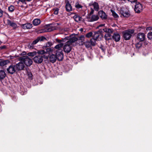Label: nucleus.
<instances>
[{"label": "nucleus", "instance_id": "37998d69", "mask_svg": "<svg viewBox=\"0 0 152 152\" xmlns=\"http://www.w3.org/2000/svg\"><path fill=\"white\" fill-rule=\"evenodd\" d=\"M100 48L103 51L104 50V47L102 45H101L100 47Z\"/></svg>", "mask_w": 152, "mask_h": 152}, {"label": "nucleus", "instance_id": "ddd939ff", "mask_svg": "<svg viewBox=\"0 0 152 152\" xmlns=\"http://www.w3.org/2000/svg\"><path fill=\"white\" fill-rule=\"evenodd\" d=\"M56 58L59 61H62L63 58V55L62 51H58L56 53Z\"/></svg>", "mask_w": 152, "mask_h": 152}, {"label": "nucleus", "instance_id": "ea45409f", "mask_svg": "<svg viewBox=\"0 0 152 152\" xmlns=\"http://www.w3.org/2000/svg\"><path fill=\"white\" fill-rule=\"evenodd\" d=\"M58 9L57 8L55 9L54 11V14L55 15H57L58 14Z\"/></svg>", "mask_w": 152, "mask_h": 152}, {"label": "nucleus", "instance_id": "a211bd4d", "mask_svg": "<svg viewBox=\"0 0 152 152\" xmlns=\"http://www.w3.org/2000/svg\"><path fill=\"white\" fill-rule=\"evenodd\" d=\"M21 27L24 29H29L32 27L31 24L29 23H27L22 25Z\"/></svg>", "mask_w": 152, "mask_h": 152}, {"label": "nucleus", "instance_id": "473e14b6", "mask_svg": "<svg viewBox=\"0 0 152 152\" xmlns=\"http://www.w3.org/2000/svg\"><path fill=\"white\" fill-rule=\"evenodd\" d=\"M43 50L45 52V53L43 54H44L46 53H49L50 52H52V51L53 50L50 48H48L46 49V51H45L44 50Z\"/></svg>", "mask_w": 152, "mask_h": 152}, {"label": "nucleus", "instance_id": "6e6552de", "mask_svg": "<svg viewBox=\"0 0 152 152\" xmlns=\"http://www.w3.org/2000/svg\"><path fill=\"white\" fill-rule=\"evenodd\" d=\"M16 70L18 71L23 70L25 67V65L23 62L20 61L18 63L15 65Z\"/></svg>", "mask_w": 152, "mask_h": 152}, {"label": "nucleus", "instance_id": "a878e982", "mask_svg": "<svg viewBox=\"0 0 152 152\" xmlns=\"http://www.w3.org/2000/svg\"><path fill=\"white\" fill-rule=\"evenodd\" d=\"M9 62L8 60H4L0 61V66H4L7 64Z\"/></svg>", "mask_w": 152, "mask_h": 152}, {"label": "nucleus", "instance_id": "49530a36", "mask_svg": "<svg viewBox=\"0 0 152 152\" xmlns=\"http://www.w3.org/2000/svg\"><path fill=\"white\" fill-rule=\"evenodd\" d=\"M19 0L20 1L22 2H24L26 1V0Z\"/></svg>", "mask_w": 152, "mask_h": 152}, {"label": "nucleus", "instance_id": "3c124183", "mask_svg": "<svg viewBox=\"0 0 152 152\" xmlns=\"http://www.w3.org/2000/svg\"><path fill=\"white\" fill-rule=\"evenodd\" d=\"M4 46H3V47H2V48H4Z\"/></svg>", "mask_w": 152, "mask_h": 152}, {"label": "nucleus", "instance_id": "20e7f679", "mask_svg": "<svg viewBox=\"0 0 152 152\" xmlns=\"http://www.w3.org/2000/svg\"><path fill=\"white\" fill-rule=\"evenodd\" d=\"M45 53V52L43 50H38L37 52L33 51L29 52L27 53V55L28 56L33 57L37 55V54L38 55H43Z\"/></svg>", "mask_w": 152, "mask_h": 152}, {"label": "nucleus", "instance_id": "39448f33", "mask_svg": "<svg viewBox=\"0 0 152 152\" xmlns=\"http://www.w3.org/2000/svg\"><path fill=\"white\" fill-rule=\"evenodd\" d=\"M142 5L139 2H136L134 7V10L136 12L140 13L142 10Z\"/></svg>", "mask_w": 152, "mask_h": 152}, {"label": "nucleus", "instance_id": "f03ea898", "mask_svg": "<svg viewBox=\"0 0 152 152\" xmlns=\"http://www.w3.org/2000/svg\"><path fill=\"white\" fill-rule=\"evenodd\" d=\"M19 60L23 62L24 64L27 66H30L33 63L32 60L27 56L19 58Z\"/></svg>", "mask_w": 152, "mask_h": 152}, {"label": "nucleus", "instance_id": "09e8293b", "mask_svg": "<svg viewBox=\"0 0 152 152\" xmlns=\"http://www.w3.org/2000/svg\"><path fill=\"white\" fill-rule=\"evenodd\" d=\"M28 75H29V77H31L32 76V75L31 74H28Z\"/></svg>", "mask_w": 152, "mask_h": 152}, {"label": "nucleus", "instance_id": "423d86ee", "mask_svg": "<svg viewBox=\"0 0 152 152\" xmlns=\"http://www.w3.org/2000/svg\"><path fill=\"white\" fill-rule=\"evenodd\" d=\"M42 55H36L34 58V62L38 64L41 63L43 60V57Z\"/></svg>", "mask_w": 152, "mask_h": 152}, {"label": "nucleus", "instance_id": "f704fd0d", "mask_svg": "<svg viewBox=\"0 0 152 152\" xmlns=\"http://www.w3.org/2000/svg\"><path fill=\"white\" fill-rule=\"evenodd\" d=\"M34 44H33V43L32 42H30L28 45V47L30 49H32L34 48Z\"/></svg>", "mask_w": 152, "mask_h": 152}, {"label": "nucleus", "instance_id": "412c9836", "mask_svg": "<svg viewBox=\"0 0 152 152\" xmlns=\"http://www.w3.org/2000/svg\"><path fill=\"white\" fill-rule=\"evenodd\" d=\"M103 31L107 33V34L112 33L114 32V30L113 29L109 28H105L103 29Z\"/></svg>", "mask_w": 152, "mask_h": 152}, {"label": "nucleus", "instance_id": "2f4dec72", "mask_svg": "<svg viewBox=\"0 0 152 152\" xmlns=\"http://www.w3.org/2000/svg\"><path fill=\"white\" fill-rule=\"evenodd\" d=\"M63 46V44L62 43H60L56 45L55 46V48L56 49H58L59 50Z\"/></svg>", "mask_w": 152, "mask_h": 152}, {"label": "nucleus", "instance_id": "8fccbe9b", "mask_svg": "<svg viewBox=\"0 0 152 152\" xmlns=\"http://www.w3.org/2000/svg\"><path fill=\"white\" fill-rule=\"evenodd\" d=\"M46 31V30H45V31H44L43 32H45V31Z\"/></svg>", "mask_w": 152, "mask_h": 152}, {"label": "nucleus", "instance_id": "4be33fe9", "mask_svg": "<svg viewBox=\"0 0 152 152\" xmlns=\"http://www.w3.org/2000/svg\"><path fill=\"white\" fill-rule=\"evenodd\" d=\"M6 74L4 71L3 70L0 71V79H3L5 77Z\"/></svg>", "mask_w": 152, "mask_h": 152}, {"label": "nucleus", "instance_id": "bb28decb", "mask_svg": "<svg viewBox=\"0 0 152 152\" xmlns=\"http://www.w3.org/2000/svg\"><path fill=\"white\" fill-rule=\"evenodd\" d=\"M111 33L106 34L104 36V38L105 40H108L111 39Z\"/></svg>", "mask_w": 152, "mask_h": 152}, {"label": "nucleus", "instance_id": "58836bf2", "mask_svg": "<svg viewBox=\"0 0 152 152\" xmlns=\"http://www.w3.org/2000/svg\"><path fill=\"white\" fill-rule=\"evenodd\" d=\"M91 10L90 13L89 14L88 16H91L94 13V10L92 8H91Z\"/></svg>", "mask_w": 152, "mask_h": 152}, {"label": "nucleus", "instance_id": "f3484780", "mask_svg": "<svg viewBox=\"0 0 152 152\" xmlns=\"http://www.w3.org/2000/svg\"><path fill=\"white\" fill-rule=\"evenodd\" d=\"M73 18L74 20L77 22H79L81 21L82 20L83 18L79 16L78 14H75L73 16Z\"/></svg>", "mask_w": 152, "mask_h": 152}, {"label": "nucleus", "instance_id": "a19ab883", "mask_svg": "<svg viewBox=\"0 0 152 152\" xmlns=\"http://www.w3.org/2000/svg\"><path fill=\"white\" fill-rule=\"evenodd\" d=\"M3 11L1 9H0V17H1L3 15Z\"/></svg>", "mask_w": 152, "mask_h": 152}, {"label": "nucleus", "instance_id": "72a5a7b5", "mask_svg": "<svg viewBox=\"0 0 152 152\" xmlns=\"http://www.w3.org/2000/svg\"><path fill=\"white\" fill-rule=\"evenodd\" d=\"M93 35V33L91 32H90L88 33H87L86 36V37L87 38H90L92 37V35Z\"/></svg>", "mask_w": 152, "mask_h": 152}, {"label": "nucleus", "instance_id": "f8f14e48", "mask_svg": "<svg viewBox=\"0 0 152 152\" xmlns=\"http://www.w3.org/2000/svg\"><path fill=\"white\" fill-rule=\"evenodd\" d=\"M137 38L138 40L140 41H143L145 38V35L144 33H140L137 34Z\"/></svg>", "mask_w": 152, "mask_h": 152}, {"label": "nucleus", "instance_id": "4468645a", "mask_svg": "<svg viewBox=\"0 0 152 152\" xmlns=\"http://www.w3.org/2000/svg\"><path fill=\"white\" fill-rule=\"evenodd\" d=\"M99 16L102 19H105L107 18V15L102 10H100L98 12Z\"/></svg>", "mask_w": 152, "mask_h": 152}, {"label": "nucleus", "instance_id": "9b49d317", "mask_svg": "<svg viewBox=\"0 0 152 152\" xmlns=\"http://www.w3.org/2000/svg\"><path fill=\"white\" fill-rule=\"evenodd\" d=\"M89 5L93 7L94 10L98 11L99 10V6L98 3L96 2H92L89 4Z\"/></svg>", "mask_w": 152, "mask_h": 152}, {"label": "nucleus", "instance_id": "e433bc0d", "mask_svg": "<svg viewBox=\"0 0 152 152\" xmlns=\"http://www.w3.org/2000/svg\"><path fill=\"white\" fill-rule=\"evenodd\" d=\"M52 45V43L51 42H48L46 44V47H49Z\"/></svg>", "mask_w": 152, "mask_h": 152}, {"label": "nucleus", "instance_id": "f257e3e1", "mask_svg": "<svg viewBox=\"0 0 152 152\" xmlns=\"http://www.w3.org/2000/svg\"><path fill=\"white\" fill-rule=\"evenodd\" d=\"M77 38L75 35L70 36L69 40H68L64 46V51L66 53H69L71 50L72 47V43L77 41Z\"/></svg>", "mask_w": 152, "mask_h": 152}, {"label": "nucleus", "instance_id": "0eeeda50", "mask_svg": "<svg viewBox=\"0 0 152 152\" xmlns=\"http://www.w3.org/2000/svg\"><path fill=\"white\" fill-rule=\"evenodd\" d=\"M99 17L97 15H92L91 16L87 17L88 21L92 22L97 20L99 19Z\"/></svg>", "mask_w": 152, "mask_h": 152}, {"label": "nucleus", "instance_id": "2eb2a0df", "mask_svg": "<svg viewBox=\"0 0 152 152\" xmlns=\"http://www.w3.org/2000/svg\"><path fill=\"white\" fill-rule=\"evenodd\" d=\"M112 38L115 42L119 41L120 39V36L118 33H115L113 34Z\"/></svg>", "mask_w": 152, "mask_h": 152}, {"label": "nucleus", "instance_id": "c756f323", "mask_svg": "<svg viewBox=\"0 0 152 152\" xmlns=\"http://www.w3.org/2000/svg\"><path fill=\"white\" fill-rule=\"evenodd\" d=\"M15 10V7L11 5L8 8L9 11L10 12H13Z\"/></svg>", "mask_w": 152, "mask_h": 152}, {"label": "nucleus", "instance_id": "aec40b11", "mask_svg": "<svg viewBox=\"0 0 152 152\" xmlns=\"http://www.w3.org/2000/svg\"><path fill=\"white\" fill-rule=\"evenodd\" d=\"M32 22L34 25L37 26L39 25L41 21L39 19L36 18L34 19Z\"/></svg>", "mask_w": 152, "mask_h": 152}, {"label": "nucleus", "instance_id": "de8ad7c7", "mask_svg": "<svg viewBox=\"0 0 152 152\" xmlns=\"http://www.w3.org/2000/svg\"><path fill=\"white\" fill-rule=\"evenodd\" d=\"M52 30H53L52 29L51 30V29H48L47 30V31H51Z\"/></svg>", "mask_w": 152, "mask_h": 152}, {"label": "nucleus", "instance_id": "393cba45", "mask_svg": "<svg viewBox=\"0 0 152 152\" xmlns=\"http://www.w3.org/2000/svg\"><path fill=\"white\" fill-rule=\"evenodd\" d=\"M99 31L95 32H94V34L93 36V38L97 40L99 38Z\"/></svg>", "mask_w": 152, "mask_h": 152}, {"label": "nucleus", "instance_id": "b1692460", "mask_svg": "<svg viewBox=\"0 0 152 152\" xmlns=\"http://www.w3.org/2000/svg\"><path fill=\"white\" fill-rule=\"evenodd\" d=\"M75 7L77 10H80L82 9L83 7L78 2H77L75 4Z\"/></svg>", "mask_w": 152, "mask_h": 152}, {"label": "nucleus", "instance_id": "dca6fc26", "mask_svg": "<svg viewBox=\"0 0 152 152\" xmlns=\"http://www.w3.org/2000/svg\"><path fill=\"white\" fill-rule=\"evenodd\" d=\"M66 9L67 12H70L72 10V7L70 4L69 3V1L67 0L66 1Z\"/></svg>", "mask_w": 152, "mask_h": 152}, {"label": "nucleus", "instance_id": "5701e85b", "mask_svg": "<svg viewBox=\"0 0 152 152\" xmlns=\"http://www.w3.org/2000/svg\"><path fill=\"white\" fill-rule=\"evenodd\" d=\"M8 24L14 29H16L17 27V25L15 23L13 22H11L10 21H9Z\"/></svg>", "mask_w": 152, "mask_h": 152}, {"label": "nucleus", "instance_id": "79ce46f5", "mask_svg": "<svg viewBox=\"0 0 152 152\" xmlns=\"http://www.w3.org/2000/svg\"><path fill=\"white\" fill-rule=\"evenodd\" d=\"M85 38V37L84 36V35H82V36H80V39L82 40H84Z\"/></svg>", "mask_w": 152, "mask_h": 152}, {"label": "nucleus", "instance_id": "6ab92c4d", "mask_svg": "<svg viewBox=\"0 0 152 152\" xmlns=\"http://www.w3.org/2000/svg\"><path fill=\"white\" fill-rule=\"evenodd\" d=\"M49 59L51 62L53 63L56 61L57 58L56 55L52 54L50 56Z\"/></svg>", "mask_w": 152, "mask_h": 152}, {"label": "nucleus", "instance_id": "1a4fd4ad", "mask_svg": "<svg viewBox=\"0 0 152 152\" xmlns=\"http://www.w3.org/2000/svg\"><path fill=\"white\" fill-rule=\"evenodd\" d=\"M46 38L44 36H40L37 37V38L33 41L32 42L33 44L34 45L36 44L39 41H43L46 40Z\"/></svg>", "mask_w": 152, "mask_h": 152}, {"label": "nucleus", "instance_id": "a18cd8bd", "mask_svg": "<svg viewBox=\"0 0 152 152\" xmlns=\"http://www.w3.org/2000/svg\"><path fill=\"white\" fill-rule=\"evenodd\" d=\"M104 25V24H100L99 26V27H102Z\"/></svg>", "mask_w": 152, "mask_h": 152}, {"label": "nucleus", "instance_id": "cd10ccee", "mask_svg": "<svg viewBox=\"0 0 152 152\" xmlns=\"http://www.w3.org/2000/svg\"><path fill=\"white\" fill-rule=\"evenodd\" d=\"M122 15L124 17H128L130 15V14L128 12H123Z\"/></svg>", "mask_w": 152, "mask_h": 152}, {"label": "nucleus", "instance_id": "4c0bfd02", "mask_svg": "<svg viewBox=\"0 0 152 152\" xmlns=\"http://www.w3.org/2000/svg\"><path fill=\"white\" fill-rule=\"evenodd\" d=\"M112 14L113 16L115 18H117L118 17V15L114 12H112Z\"/></svg>", "mask_w": 152, "mask_h": 152}, {"label": "nucleus", "instance_id": "c03bdc74", "mask_svg": "<svg viewBox=\"0 0 152 152\" xmlns=\"http://www.w3.org/2000/svg\"><path fill=\"white\" fill-rule=\"evenodd\" d=\"M26 54V52L25 51L23 52L21 54V55L22 56H24Z\"/></svg>", "mask_w": 152, "mask_h": 152}, {"label": "nucleus", "instance_id": "7ed1b4c3", "mask_svg": "<svg viewBox=\"0 0 152 152\" xmlns=\"http://www.w3.org/2000/svg\"><path fill=\"white\" fill-rule=\"evenodd\" d=\"M134 29H129L124 31L123 32V37L125 40H129L134 32Z\"/></svg>", "mask_w": 152, "mask_h": 152}, {"label": "nucleus", "instance_id": "c9c22d12", "mask_svg": "<svg viewBox=\"0 0 152 152\" xmlns=\"http://www.w3.org/2000/svg\"><path fill=\"white\" fill-rule=\"evenodd\" d=\"M148 37L150 39H152V32L148 33Z\"/></svg>", "mask_w": 152, "mask_h": 152}, {"label": "nucleus", "instance_id": "7c9ffc66", "mask_svg": "<svg viewBox=\"0 0 152 152\" xmlns=\"http://www.w3.org/2000/svg\"><path fill=\"white\" fill-rule=\"evenodd\" d=\"M86 47L87 48H89L91 46V43L89 41H86L84 43Z\"/></svg>", "mask_w": 152, "mask_h": 152}, {"label": "nucleus", "instance_id": "9d476101", "mask_svg": "<svg viewBox=\"0 0 152 152\" xmlns=\"http://www.w3.org/2000/svg\"><path fill=\"white\" fill-rule=\"evenodd\" d=\"M16 70V67H15V65L14 66L11 65L7 69V70L8 72L11 74H13L14 73Z\"/></svg>", "mask_w": 152, "mask_h": 152}, {"label": "nucleus", "instance_id": "c85d7f7f", "mask_svg": "<svg viewBox=\"0 0 152 152\" xmlns=\"http://www.w3.org/2000/svg\"><path fill=\"white\" fill-rule=\"evenodd\" d=\"M96 39L93 38L91 39L90 40V43L91 44V45H92L95 46L96 44Z\"/></svg>", "mask_w": 152, "mask_h": 152}]
</instances>
